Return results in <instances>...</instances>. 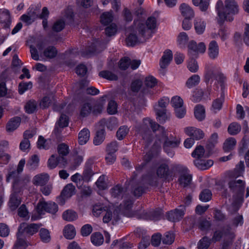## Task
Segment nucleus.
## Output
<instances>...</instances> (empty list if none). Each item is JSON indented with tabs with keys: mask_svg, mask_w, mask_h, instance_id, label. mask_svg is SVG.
<instances>
[{
	"mask_svg": "<svg viewBox=\"0 0 249 249\" xmlns=\"http://www.w3.org/2000/svg\"><path fill=\"white\" fill-rule=\"evenodd\" d=\"M6 96L7 98H12L13 95L10 91L8 92V89L6 86L5 82H0V97Z\"/></svg>",
	"mask_w": 249,
	"mask_h": 249,
	"instance_id": "50",
	"label": "nucleus"
},
{
	"mask_svg": "<svg viewBox=\"0 0 249 249\" xmlns=\"http://www.w3.org/2000/svg\"><path fill=\"white\" fill-rule=\"evenodd\" d=\"M193 4L196 6H199L200 10L205 12L209 6V0H192Z\"/></svg>",
	"mask_w": 249,
	"mask_h": 249,
	"instance_id": "34",
	"label": "nucleus"
},
{
	"mask_svg": "<svg viewBox=\"0 0 249 249\" xmlns=\"http://www.w3.org/2000/svg\"><path fill=\"white\" fill-rule=\"evenodd\" d=\"M192 179V176L187 172L185 174L180 175L178 181L180 184L185 187L190 184Z\"/></svg>",
	"mask_w": 249,
	"mask_h": 249,
	"instance_id": "28",
	"label": "nucleus"
},
{
	"mask_svg": "<svg viewBox=\"0 0 249 249\" xmlns=\"http://www.w3.org/2000/svg\"><path fill=\"white\" fill-rule=\"evenodd\" d=\"M105 139V130L103 129H100L96 132L93 140V143L95 145H99L104 142Z\"/></svg>",
	"mask_w": 249,
	"mask_h": 249,
	"instance_id": "33",
	"label": "nucleus"
},
{
	"mask_svg": "<svg viewBox=\"0 0 249 249\" xmlns=\"http://www.w3.org/2000/svg\"><path fill=\"white\" fill-rule=\"evenodd\" d=\"M39 162V157L37 155H34L28 160L26 164V167L30 170H34L38 166Z\"/></svg>",
	"mask_w": 249,
	"mask_h": 249,
	"instance_id": "26",
	"label": "nucleus"
},
{
	"mask_svg": "<svg viewBox=\"0 0 249 249\" xmlns=\"http://www.w3.org/2000/svg\"><path fill=\"white\" fill-rule=\"evenodd\" d=\"M25 108L26 112L28 113L31 114L36 111L37 108V103L35 100H30L28 102L25 106Z\"/></svg>",
	"mask_w": 249,
	"mask_h": 249,
	"instance_id": "52",
	"label": "nucleus"
},
{
	"mask_svg": "<svg viewBox=\"0 0 249 249\" xmlns=\"http://www.w3.org/2000/svg\"><path fill=\"white\" fill-rule=\"evenodd\" d=\"M62 216L64 220L68 221H74L76 220L78 217L76 213L71 210L65 211L63 213Z\"/></svg>",
	"mask_w": 249,
	"mask_h": 249,
	"instance_id": "37",
	"label": "nucleus"
},
{
	"mask_svg": "<svg viewBox=\"0 0 249 249\" xmlns=\"http://www.w3.org/2000/svg\"><path fill=\"white\" fill-rule=\"evenodd\" d=\"M80 5L81 7L78 8L77 11L78 12V16L80 18H83L85 17V13L83 14V8H88L91 5V0H82Z\"/></svg>",
	"mask_w": 249,
	"mask_h": 249,
	"instance_id": "41",
	"label": "nucleus"
},
{
	"mask_svg": "<svg viewBox=\"0 0 249 249\" xmlns=\"http://www.w3.org/2000/svg\"><path fill=\"white\" fill-rule=\"evenodd\" d=\"M194 27L197 34L201 35L203 33L206 27L205 22L201 18H196L194 20Z\"/></svg>",
	"mask_w": 249,
	"mask_h": 249,
	"instance_id": "22",
	"label": "nucleus"
},
{
	"mask_svg": "<svg viewBox=\"0 0 249 249\" xmlns=\"http://www.w3.org/2000/svg\"><path fill=\"white\" fill-rule=\"evenodd\" d=\"M90 132L88 129L84 128L78 134V142L80 145L85 144L89 140Z\"/></svg>",
	"mask_w": 249,
	"mask_h": 249,
	"instance_id": "23",
	"label": "nucleus"
},
{
	"mask_svg": "<svg viewBox=\"0 0 249 249\" xmlns=\"http://www.w3.org/2000/svg\"><path fill=\"white\" fill-rule=\"evenodd\" d=\"M146 186L143 185V186L141 185H136L134 186L133 189V194L136 197H139L141 196L144 192Z\"/></svg>",
	"mask_w": 249,
	"mask_h": 249,
	"instance_id": "59",
	"label": "nucleus"
},
{
	"mask_svg": "<svg viewBox=\"0 0 249 249\" xmlns=\"http://www.w3.org/2000/svg\"><path fill=\"white\" fill-rule=\"evenodd\" d=\"M148 39L142 33V30L140 28V30L138 28L135 26V29L132 33H130L126 39V42L127 46H134L138 44L145 42Z\"/></svg>",
	"mask_w": 249,
	"mask_h": 249,
	"instance_id": "8",
	"label": "nucleus"
},
{
	"mask_svg": "<svg viewBox=\"0 0 249 249\" xmlns=\"http://www.w3.org/2000/svg\"><path fill=\"white\" fill-rule=\"evenodd\" d=\"M142 85V82L139 79H136L132 82L130 89L132 92H138Z\"/></svg>",
	"mask_w": 249,
	"mask_h": 249,
	"instance_id": "58",
	"label": "nucleus"
},
{
	"mask_svg": "<svg viewBox=\"0 0 249 249\" xmlns=\"http://www.w3.org/2000/svg\"><path fill=\"white\" fill-rule=\"evenodd\" d=\"M236 144V140L232 137L227 139L223 144V150L226 152L232 150Z\"/></svg>",
	"mask_w": 249,
	"mask_h": 249,
	"instance_id": "30",
	"label": "nucleus"
},
{
	"mask_svg": "<svg viewBox=\"0 0 249 249\" xmlns=\"http://www.w3.org/2000/svg\"><path fill=\"white\" fill-rule=\"evenodd\" d=\"M194 114L196 119L201 121L205 117V111L204 107L201 105H197L195 107Z\"/></svg>",
	"mask_w": 249,
	"mask_h": 249,
	"instance_id": "27",
	"label": "nucleus"
},
{
	"mask_svg": "<svg viewBox=\"0 0 249 249\" xmlns=\"http://www.w3.org/2000/svg\"><path fill=\"white\" fill-rule=\"evenodd\" d=\"M162 143L164 151L172 158L175 154L173 149L178 147L180 141L173 136L168 138L165 133L158 138V140H156L153 144V147L156 149L160 148Z\"/></svg>",
	"mask_w": 249,
	"mask_h": 249,
	"instance_id": "2",
	"label": "nucleus"
},
{
	"mask_svg": "<svg viewBox=\"0 0 249 249\" xmlns=\"http://www.w3.org/2000/svg\"><path fill=\"white\" fill-rule=\"evenodd\" d=\"M76 235L74 227L72 225H67L64 229V236L68 239H73Z\"/></svg>",
	"mask_w": 249,
	"mask_h": 249,
	"instance_id": "32",
	"label": "nucleus"
},
{
	"mask_svg": "<svg viewBox=\"0 0 249 249\" xmlns=\"http://www.w3.org/2000/svg\"><path fill=\"white\" fill-rule=\"evenodd\" d=\"M230 190L234 194L233 197L239 203L243 201V196L245 189V182L242 180H232L229 183Z\"/></svg>",
	"mask_w": 249,
	"mask_h": 249,
	"instance_id": "5",
	"label": "nucleus"
},
{
	"mask_svg": "<svg viewBox=\"0 0 249 249\" xmlns=\"http://www.w3.org/2000/svg\"><path fill=\"white\" fill-rule=\"evenodd\" d=\"M107 111L110 115L115 114L117 112V103L114 100H110L108 104Z\"/></svg>",
	"mask_w": 249,
	"mask_h": 249,
	"instance_id": "60",
	"label": "nucleus"
},
{
	"mask_svg": "<svg viewBox=\"0 0 249 249\" xmlns=\"http://www.w3.org/2000/svg\"><path fill=\"white\" fill-rule=\"evenodd\" d=\"M212 194L209 189L203 190L199 195V199L203 202L209 201L212 198Z\"/></svg>",
	"mask_w": 249,
	"mask_h": 249,
	"instance_id": "53",
	"label": "nucleus"
},
{
	"mask_svg": "<svg viewBox=\"0 0 249 249\" xmlns=\"http://www.w3.org/2000/svg\"><path fill=\"white\" fill-rule=\"evenodd\" d=\"M157 175L159 178L169 180L172 179L173 171L169 169V166L165 163H161L157 169Z\"/></svg>",
	"mask_w": 249,
	"mask_h": 249,
	"instance_id": "12",
	"label": "nucleus"
},
{
	"mask_svg": "<svg viewBox=\"0 0 249 249\" xmlns=\"http://www.w3.org/2000/svg\"><path fill=\"white\" fill-rule=\"evenodd\" d=\"M40 228V225L35 223L28 224L26 223L20 224L18 228V232L17 233V239H20L23 241L25 240V233L29 236L33 235L37 232Z\"/></svg>",
	"mask_w": 249,
	"mask_h": 249,
	"instance_id": "6",
	"label": "nucleus"
},
{
	"mask_svg": "<svg viewBox=\"0 0 249 249\" xmlns=\"http://www.w3.org/2000/svg\"><path fill=\"white\" fill-rule=\"evenodd\" d=\"M65 27V22L63 19L57 20L52 26V30L54 32H60Z\"/></svg>",
	"mask_w": 249,
	"mask_h": 249,
	"instance_id": "48",
	"label": "nucleus"
},
{
	"mask_svg": "<svg viewBox=\"0 0 249 249\" xmlns=\"http://www.w3.org/2000/svg\"><path fill=\"white\" fill-rule=\"evenodd\" d=\"M150 126L154 132H158L156 134V140H158V138L161 136L162 134L166 133L164 128L163 126L160 125L155 122L153 121L150 118H144L143 120V124L141 127V133L142 138L145 140L147 143L151 142V137L150 134L151 131L149 128Z\"/></svg>",
	"mask_w": 249,
	"mask_h": 249,
	"instance_id": "3",
	"label": "nucleus"
},
{
	"mask_svg": "<svg viewBox=\"0 0 249 249\" xmlns=\"http://www.w3.org/2000/svg\"><path fill=\"white\" fill-rule=\"evenodd\" d=\"M49 176L46 173H41L35 176L33 178V183L35 185L44 186L48 181Z\"/></svg>",
	"mask_w": 249,
	"mask_h": 249,
	"instance_id": "19",
	"label": "nucleus"
},
{
	"mask_svg": "<svg viewBox=\"0 0 249 249\" xmlns=\"http://www.w3.org/2000/svg\"><path fill=\"white\" fill-rule=\"evenodd\" d=\"M185 133L194 140H199L204 137L202 130L194 127H187L184 128Z\"/></svg>",
	"mask_w": 249,
	"mask_h": 249,
	"instance_id": "14",
	"label": "nucleus"
},
{
	"mask_svg": "<svg viewBox=\"0 0 249 249\" xmlns=\"http://www.w3.org/2000/svg\"><path fill=\"white\" fill-rule=\"evenodd\" d=\"M163 213L161 209H156L149 212L143 211L139 216V219L157 221L162 216Z\"/></svg>",
	"mask_w": 249,
	"mask_h": 249,
	"instance_id": "11",
	"label": "nucleus"
},
{
	"mask_svg": "<svg viewBox=\"0 0 249 249\" xmlns=\"http://www.w3.org/2000/svg\"><path fill=\"white\" fill-rule=\"evenodd\" d=\"M120 219V210L119 208L107 210L104 216L103 220L104 223H108L112 221L113 224H116Z\"/></svg>",
	"mask_w": 249,
	"mask_h": 249,
	"instance_id": "10",
	"label": "nucleus"
},
{
	"mask_svg": "<svg viewBox=\"0 0 249 249\" xmlns=\"http://www.w3.org/2000/svg\"><path fill=\"white\" fill-rule=\"evenodd\" d=\"M241 127L239 124L234 122L231 124L228 128L229 133L231 135H234L238 134L241 130Z\"/></svg>",
	"mask_w": 249,
	"mask_h": 249,
	"instance_id": "43",
	"label": "nucleus"
},
{
	"mask_svg": "<svg viewBox=\"0 0 249 249\" xmlns=\"http://www.w3.org/2000/svg\"><path fill=\"white\" fill-rule=\"evenodd\" d=\"M225 5L223 6V1L218 0L216 5L217 12V22L219 24H222L227 20L231 21L233 20V15L238 13L239 7L235 0H225Z\"/></svg>",
	"mask_w": 249,
	"mask_h": 249,
	"instance_id": "1",
	"label": "nucleus"
},
{
	"mask_svg": "<svg viewBox=\"0 0 249 249\" xmlns=\"http://www.w3.org/2000/svg\"><path fill=\"white\" fill-rule=\"evenodd\" d=\"M172 171L176 172L180 174H185L189 172L188 169L185 166L179 164H173L171 165Z\"/></svg>",
	"mask_w": 249,
	"mask_h": 249,
	"instance_id": "42",
	"label": "nucleus"
},
{
	"mask_svg": "<svg viewBox=\"0 0 249 249\" xmlns=\"http://www.w3.org/2000/svg\"><path fill=\"white\" fill-rule=\"evenodd\" d=\"M211 243L210 240L207 236H204L198 243V249H207Z\"/></svg>",
	"mask_w": 249,
	"mask_h": 249,
	"instance_id": "54",
	"label": "nucleus"
},
{
	"mask_svg": "<svg viewBox=\"0 0 249 249\" xmlns=\"http://www.w3.org/2000/svg\"><path fill=\"white\" fill-rule=\"evenodd\" d=\"M28 245L26 241L17 239L12 249H26Z\"/></svg>",
	"mask_w": 249,
	"mask_h": 249,
	"instance_id": "64",
	"label": "nucleus"
},
{
	"mask_svg": "<svg viewBox=\"0 0 249 249\" xmlns=\"http://www.w3.org/2000/svg\"><path fill=\"white\" fill-rule=\"evenodd\" d=\"M197 226L202 231H208L211 226V223L205 218H201L197 221Z\"/></svg>",
	"mask_w": 249,
	"mask_h": 249,
	"instance_id": "38",
	"label": "nucleus"
},
{
	"mask_svg": "<svg viewBox=\"0 0 249 249\" xmlns=\"http://www.w3.org/2000/svg\"><path fill=\"white\" fill-rule=\"evenodd\" d=\"M20 118L18 117H15L12 118L6 125V130L8 132H12L16 129L19 125Z\"/></svg>",
	"mask_w": 249,
	"mask_h": 249,
	"instance_id": "24",
	"label": "nucleus"
},
{
	"mask_svg": "<svg viewBox=\"0 0 249 249\" xmlns=\"http://www.w3.org/2000/svg\"><path fill=\"white\" fill-rule=\"evenodd\" d=\"M99 75L108 80H117L118 76L116 74L109 71H102L99 72Z\"/></svg>",
	"mask_w": 249,
	"mask_h": 249,
	"instance_id": "40",
	"label": "nucleus"
},
{
	"mask_svg": "<svg viewBox=\"0 0 249 249\" xmlns=\"http://www.w3.org/2000/svg\"><path fill=\"white\" fill-rule=\"evenodd\" d=\"M142 182L146 187L148 185L156 187L158 185V178L154 175L149 174L143 177Z\"/></svg>",
	"mask_w": 249,
	"mask_h": 249,
	"instance_id": "17",
	"label": "nucleus"
},
{
	"mask_svg": "<svg viewBox=\"0 0 249 249\" xmlns=\"http://www.w3.org/2000/svg\"><path fill=\"white\" fill-rule=\"evenodd\" d=\"M126 192V189L120 185H117L111 189L112 196L118 199H122Z\"/></svg>",
	"mask_w": 249,
	"mask_h": 249,
	"instance_id": "21",
	"label": "nucleus"
},
{
	"mask_svg": "<svg viewBox=\"0 0 249 249\" xmlns=\"http://www.w3.org/2000/svg\"><path fill=\"white\" fill-rule=\"evenodd\" d=\"M217 71H215L212 68H207L205 73V81L208 83L211 84L215 79L217 76Z\"/></svg>",
	"mask_w": 249,
	"mask_h": 249,
	"instance_id": "25",
	"label": "nucleus"
},
{
	"mask_svg": "<svg viewBox=\"0 0 249 249\" xmlns=\"http://www.w3.org/2000/svg\"><path fill=\"white\" fill-rule=\"evenodd\" d=\"M90 239L93 244L97 246L101 245L104 242L103 235L100 232L93 233L90 237Z\"/></svg>",
	"mask_w": 249,
	"mask_h": 249,
	"instance_id": "35",
	"label": "nucleus"
},
{
	"mask_svg": "<svg viewBox=\"0 0 249 249\" xmlns=\"http://www.w3.org/2000/svg\"><path fill=\"white\" fill-rule=\"evenodd\" d=\"M1 18V23L3 24V27L9 28L11 23V18L8 10H4L2 11Z\"/></svg>",
	"mask_w": 249,
	"mask_h": 249,
	"instance_id": "29",
	"label": "nucleus"
},
{
	"mask_svg": "<svg viewBox=\"0 0 249 249\" xmlns=\"http://www.w3.org/2000/svg\"><path fill=\"white\" fill-rule=\"evenodd\" d=\"M113 16L112 12H105L101 16V22L107 25L112 22Z\"/></svg>",
	"mask_w": 249,
	"mask_h": 249,
	"instance_id": "39",
	"label": "nucleus"
},
{
	"mask_svg": "<svg viewBox=\"0 0 249 249\" xmlns=\"http://www.w3.org/2000/svg\"><path fill=\"white\" fill-rule=\"evenodd\" d=\"M48 167L50 169L55 168L58 164V160L57 157H55L54 155H52L48 160Z\"/></svg>",
	"mask_w": 249,
	"mask_h": 249,
	"instance_id": "61",
	"label": "nucleus"
},
{
	"mask_svg": "<svg viewBox=\"0 0 249 249\" xmlns=\"http://www.w3.org/2000/svg\"><path fill=\"white\" fill-rule=\"evenodd\" d=\"M188 40V36L185 32H181L179 34L178 42L180 47H183Z\"/></svg>",
	"mask_w": 249,
	"mask_h": 249,
	"instance_id": "63",
	"label": "nucleus"
},
{
	"mask_svg": "<svg viewBox=\"0 0 249 249\" xmlns=\"http://www.w3.org/2000/svg\"><path fill=\"white\" fill-rule=\"evenodd\" d=\"M57 151L60 155L66 156L69 153V146L64 143H61L58 145Z\"/></svg>",
	"mask_w": 249,
	"mask_h": 249,
	"instance_id": "62",
	"label": "nucleus"
},
{
	"mask_svg": "<svg viewBox=\"0 0 249 249\" xmlns=\"http://www.w3.org/2000/svg\"><path fill=\"white\" fill-rule=\"evenodd\" d=\"M58 211V206L54 202H48L46 203V212L54 214Z\"/></svg>",
	"mask_w": 249,
	"mask_h": 249,
	"instance_id": "57",
	"label": "nucleus"
},
{
	"mask_svg": "<svg viewBox=\"0 0 249 249\" xmlns=\"http://www.w3.org/2000/svg\"><path fill=\"white\" fill-rule=\"evenodd\" d=\"M134 24L140 30V27L142 33L149 39L154 33V30L157 26V20L154 16L149 17L146 20L145 23L139 20H134Z\"/></svg>",
	"mask_w": 249,
	"mask_h": 249,
	"instance_id": "4",
	"label": "nucleus"
},
{
	"mask_svg": "<svg viewBox=\"0 0 249 249\" xmlns=\"http://www.w3.org/2000/svg\"><path fill=\"white\" fill-rule=\"evenodd\" d=\"M175 240V235L173 232L168 231L166 232L162 238V243L164 244L170 245L172 244Z\"/></svg>",
	"mask_w": 249,
	"mask_h": 249,
	"instance_id": "47",
	"label": "nucleus"
},
{
	"mask_svg": "<svg viewBox=\"0 0 249 249\" xmlns=\"http://www.w3.org/2000/svg\"><path fill=\"white\" fill-rule=\"evenodd\" d=\"M117 26L115 23H111L105 29L106 35L107 36H115L117 33Z\"/></svg>",
	"mask_w": 249,
	"mask_h": 249,
	"instance_id": "49",
	"label": "nucleus"
},
{
	"mask_svg": "<svg viewBox=\"0 0 249 249\" xmlns=\"http://www.w3.org/2000/svg\"><path fill=\"white\" fill-rule=\"evenodd\" d=\"M205 150L204 147L201 145L196 146L195 149L192 153V156L196 159H201L203 157Z\"/></svg>",
	"mask_w": 249,
	"mask_h": 249,
	"instance_id": "51",
	"label": "nucleus"
},
{
	"mask_svg": "<svg viewBox=\"0 0 249 249\" xmlns=\"http://www.w3.org/2000/svg\"><path fill=\"white\" fill-rule=\"evenodd\" d=\"M200 81V76L197 74L191 76L186 82V85L188 88H192L197 85Z\"/></svg>",
	"mask_w": 249,
	"mask_h": 249,
	"instance_id": "36",
	"label": "nucleus"
},
{
	"mask_svg": "<svg viewBox=\"0 0 249 249\" xmlns=\"http://www.w3.org/2000/svg\"><path fill=\"white\" fill-rule=\"evenodd\" d=\"M172 58L173 54L171 50H168L164 52V54L161 57L160 62V72L162 75H164L165 74L164 69L169 65Z\"/></svg>",
	"mask_w": 249,
	"mask_h": 249,
	"instance_id": "13",
	"label": "nucleus"
},
{
	"mask_svg": "<svg viewBox=\"0 0 249 249\" xmlns=\"http://www.w3.org/2000/svg\"><path fill=\"white\" fill-rule=\"evenodd\" d=\"M21 203V199L16 192H14L10 195L8 202V206L12 211H14L18 207Z\"/></svg>",
	"mask_w": 249,
	"mask_h": 249,
	"instance_id": "15",
	"label": "nucleus"
},
{
	"mask_svg": "<svg viewBox=\"0 0 249 249\" xmlns=\"http://www.w3.org/2000/svg\"><path fill=\"white\" fill-rule=\"evenodd\" d=\"M57 50L55 47L49 46L40 53V56L48 59H53L57 55Z\"/></svg>",
	"mask_w": 249,
	"mask_h": 249,
	"instance_id": "20",
	"label": "nucleus"
},
{
	"mask_svg": "<svg viewBox=\"0 0 249 249\" xmlns=\"http://www.w3.org/2000/svg\"><path fill=\"white\" fill-rule=\"evenodd\" d=\"M169 103V98H163L159 101L158 104L154 106V110L157 115V118L161 124L164 123L167 119L166 108Z\"/></svg>",
	"mask_w": 249,
	"mask_h": 249,
	"instance_id": "7",
	"label": "nucleus"
},
{
	"mask_svg": "<svg viewBox=\"0 0 249 249\" xmlns=\"http://www.w3.org/2000/svg\"><path fill=\"white\" fill-rule=\"evenodd\" d=\"M185 211V206L180 205L175 210L170 211L166 213L167 219L173 222L179 221L183 217Z\"/></svg>",
	"mask_w": 249,
	"mask_h": 249,
	"instance_id": "9",
	"label": "nucleus"
},
{
	"mask_svg": "<svg viewBox=\"0 0 249 249\" xmlns=\"http://www.w3.org/2000/svg\"><path fill=\"white\" fill-rule=\"evenodd\" d=\"M181 14L185 18L192 19L195 16V12L192 8L186 3H182L180 6Z\"/></svg>",
	"mask_w": 249,
	"mask_h": 249,
	"instance_id": "18",
	"label": "nucleus"
},
{
	"mask_svg": "<svg viewBox=\"0 0 249 249\" xmlns=\"http://www.w3.org/2000/svg\"><path fill=\"white\" fill-rule=\"evenodd\" d=\"M208 54L212 59H216L219 54V46L215 40L211 41L209 45Z\"/></svg>",
	"mask_w": 249,
	"mask_h": 249,
	"instance_id": "16",
	"label": "nucleus"
},
{
	"mask_svg": "<svg viewBox=\"0 0 249 249\" xmlns=\"http://www.w3.org/2000/svg\"><path fill=\"white\" fill-rule=\"evenodd\" d=\"M197 44L194 41H191L189 42L188 47V53L190 56L193 57L197 54Z\"/></svg>",
	"mask_w": 249,
	"mask_h": 249,
	"instance_id": "56",
	"label": "nucleus"
},
{
	"mask_svg": "<svg viewBox=\"0 0 249 249\" xmlns=\"http://www.w3.org/2000/svg\"><path fill=\"white\" fill-rule=\"evenodd\" d=\"M129 132V128L125 125L121 126L116 132V137L119 140H123Z\"/></svg>",
	"mask_w": 249,
	"mask_h": 249,
	"instance_id": "44",
	"label": "nucleus"
},
{
	"mask_svg": "<svg viewBox=\"0 0 249 249\" xmlns=\"http://www.w3.org/2000/svg\"><path fill=\"white\" fill-rule=\"evenodd\" d=\"M187 68L191 72H196L198 70L197 61L195 59L191 58L188 62Z\"/></svg>",
	"mask_w": 249,
	"mask_h": 249,
	"instance_id": "55",
	"label": "nucleus"
},
{
	"mask_svg": "<svg viewBox=\"0 0 249 249\" xmlns=\"http://www.w3.org/2000/svg\"><path fill=\"white\" fill-rule=\"evenodd\" d=\"M75 189L74 186L72 183H70L64 187L61 193L65 197L69 198L75 194Z\"/></svg>",
	"mask_w": 249,
	"mask_h": 249,
	"instance_id": "31",
	"label": "nucleus"
},
{
	"mask_svg": "<svg viewBox=\"0 0 249 249\" xmlns=\"http://www.w3.org/2000/svg\"><path fill=\"white\" fill-rule=\"evenodd\" d=\"M94 175V172L90 165H86L85 167L83 173V179L86 181H89L91 177Z\"/></svg>",
	"mask_w": 249,
	"mask_h": 249,
	"instance_id": "45",
	"label": "nucleus"
},
{
	"mask_svg": "<svg viewBox=\"0 0 249 249\" xmlns=\"http://www.w3.org/2000/svg\"><path fill=\"white\" fill-rule=\"evenodd\" d=\"M39 236L41 240L44 243H48L51 240L49 231L45 228H41L39 231Z\"/></svg>",
	"mask_w": 249,
	"mask_h": 249,
	"instance_id": "46",
	"label": "nucleus"
}]
</instances>
